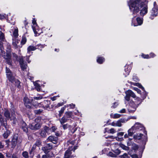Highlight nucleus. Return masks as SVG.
Segmentation results:
<instances>
[{
    "label": "nucleus",
    "mask_w": 158,
    "mask_h": 158,
    "mask_svg": "<svg viewBox=\"0 0 158 158\" xmlns=\"http://www.w3.org/2000/svg\"><path fill=\"white\" fill-rule=\"evenodd\" d=\"M145 0H130L128 2L130 10L132 15L136 16L140 14L143 16L148 12L147 6L144 4Z\"/></svg>",
    "instance_id": "1"
},
{
    "label": "nucleus",
    "mask_w": 158,
    "mask_h": 158,
    "mask_svg": "<svg viewBox=\"0 0 158 158\" xmlns=\"http://www.w3.org/2000/svg\"><path fill=\"white\" fill-rule=\"evenodd\" d=\"M15 109L12 107L10 109V113L7 109H5L4 113V116L7 120H10L12 121L13 124H16L17 122V119L16 117L15 114Z\"/></svg>",
    "instance_id": "2"
},
{
    "label": "nucleus",
    "mask_w": 158,
    "mask_h": 158,
    "mask_svg": "<svg viewBox=\"0 0 158 158\" xmlns=\"http://www.w3.org/2000/svg\"><path fill=\"white\" fill-rule=\"evenodd\" d=\"M11 48L10 45H7L6 55H5V52L2 51V48H1V55L4 57L7 63L9 65H11L12 63Z\"/></svg>",
    "instance_id": "3"
},
{
    "label": "nucleus",
    "mask_w": 158,
    "mask_h": 158,
    "mask_svg": "<svg viewBox=\"0 0 158 158\" xmlns=\"http://www.w3.org/2000/svg\"><path fill=\"white\" fill-rule=\"evenodd\" d=\"M75 143V141H68L65 144V146L69 145V148L65 152L64 155V158H74V156L72 155L71 151L73 150L71 148Z\"/></svg>",
    "instance_id": "4"
},
{
    "label": "nucleus",
    "mask_w": 158,
    "mask_h": 158,
    "mask_svg": "<svg viewBox=\"0 0 158 158\" xmlns=\"http://www.w3.org/2000/svg\"><path fill=\"white\" fill-rule=\"evenodd\" d=\"M0 122L1 125L4 127L6 131L3 134L5 139H6L10 134V131L8 130L9 126L7 125V121L3 117L2 115L0 113Z\"/></svg>",
    "instance_id": "5"
},
{
    "label": "nucleus",
    "mask_w": 158,
    "mask_h": 158,
    "mask_svg": "<svg viewBox=\"0 0 158 158\" xmlns=\"http://www.w3.org/2000/svg\"><path fill=\"white\" fill-rule=\"evenodd\" d=\"M40 47V48H43L44 47V45H41L40 44H38L36 45L35 46H30L27 48V53L29 54L27 56V60L28 61V63H29L30 61H29V57L32 54V52H31V51H34L37 48H39V47Z\"/></svg>",
    "instance_id": "6"
},
{
    "label": "nucleus",
    "mask_w": 158,
    "mask_h": 158,
    "mask_svg": "<svg viewBox=\"0 0 158 158\" xmlns=\"http://www.w3.org/2000/svg\"><path fill=\"white\" fill-rule=\"evenodd\" d=\"M130 129L134 134L137 131L144 130L145 129V128L142 124L139 122H136Z\"/></svg>",
    "instance_id": "7"
},
{
    "label": "nucleus",
    "mask_w": 158,
    "mask_h": 158,
    "mask_svg": "<svg viewBox=\"0 0 158 158\" xmlns=\"http://www.w3.org/2000/svg\"><path fill=\"white\" fill-rule=\"evenodd\" d=\"M32 23L33 25H32V27L35 36H37L40 35L41 32L39 29L38 26L37 24L35 19H33Z\"/></svg>",
    "instance_id": "8"
},
{
    "label": "nucleus",
    "mask_w": 158,
    "mask_h": 158,
    "mask_svg": "<svg viewBox=\"0 0 158 158\" xmlns=\"http://www.w3.org/2000/svg\"><path fill=\"white\" fill-rule=\"evenodd\" d=\"M138 106L136 103L133 102H131L128 109V112L130 113H133L136 110Z\"/></svg>",
    "instance_id": "9"
},
{
    "label": "nucleus",
    "mask_w": 158,
    "mask_h": 158,
    "mask_svg": "<svg viewBox=\"0 0 158 158\" xmlns=\"http://www.w3.org/2000/svg\"><path fill=\"white\" fill-rule=\"evenodd\" d=\"M126 94L125 97V99L126 101L128 102L130 100V97L134 98L136 97L135 94L131 90H128L125 92Z\"/></svg>",
    "instance_id": "10"
},
{
    "label": "nucleus",
    "mask_w": 158,
    "mask_h": 158,
    "mask_svg": "<svg viewBox=\"0 0 158 158\" xmlns=\"http://www.w3.org/2000/svg\"><path fill=\"white\" fill-rule=\"evenodd\" d=\"M127 120L125 119H121L117 121L113 122L111 125L113 126L120 127L122 126V123H125Z\"/></svg>",
    "instance_id": "11"
},
{
    "label": "nucleus",
    "mask_w": 158,
    "mask_h": 158,
    "mask_svg": "<svg viewBox=\"0 0 158 158\" xmlns=\"http://www.w3.org/2000/svg\"><path fill=\"white\" fill-rule=\"evenodd\" d=\"M7 78L10 81H13L14 77L15 76L13 73L11 72L10 69L6 67V71Z\"/></svg>",
    "instance_id": "12"
},
{
    "label": "nucleus",
    "mask_w": 158,
    "mask_h": 158,
    "mask_svg": "<svg viewBox=\"0 0 158 158\" xmlns=\"http://www.w3.org/2000/svg\"><path fill=\"white\" fill-rule=\"evenodd\" d=\"M52 148V146L50 143L46 144L44 147L42 148V150L44 153H47L49 152Z\"/></svg>",
    "instance_id": "13"
},
{
    "label": "nucleus",
    "mask_w": 158,
    "mask_h": 158,
    "mask_svg": "<svg viewBox=\"0 0 158 158\" xmlns=\"http://www.w3.org/2000/svg\"><path fill=\"white\" fill-rule=\"evenodd\" d=\"M137 22L135 23L134 22V19H132L131 25L134 26H137L138 25H141L143 23V19L139 17H137L136 19Z\"/></svg>",
    "instance_id": "14"
},
{
    "label": "nucleus",
    "mask_w": 158,
    "mask_h": 158,
    "mask_svg": "<svg viewBox=\"0 0 158 158\" xmlns=\"http://www.w3.org/2000/svg\"><path fill=\"white\" fill-rule=\"evenodd\" d=\"M158 15V7H153L151 12V16L150 18L153 19L154 17Z\"/></svg>",
    "instance_id": "15"
},
{
    "label": "nucleus",
    "mask_w": 158,
    "mask_h": 158,
    "mask_svg": "<svg viewBox=\"0 0 158 158\" xmlns=\"http://www.w3.org/2000/svg\"><path fill=\"white\" fill-rule=\"evenodd\" d=\"M19 63L20 66L23 70H24L27 67V65L26 63L24 62L23 60V57H22L20 58L19 59Z\"/></svg>",
    "instance_id": "16"
},
{
    "label": "nucleus",
    "mask_w": 158,
    "mask_h": 158,
    "mask_svg": "<svg viewBox=\"0 0 158 158\" xmlns=\"http://www.w3.org/2000/svg\"><path fill=\"white\" fill-rule=\"evenodd\" d=\"M29 127L33 130H36L39 129L40 127V125L39 123L35 124L32 123L29 125Z\"/></svg>",
    "instance_id": "17"
},
{
    "label": "nucleus",
    "mask_w": 158,
    "mask_h": 158,
    "mask_svg": "<svg viewBox=\"0 0 158 158\" xmlns=\"http://www.w3.org/2000/svg\"><path fill=\"white\" fill-rule=\"evenodd\" d=\"M47 142L50 141L54 144L57 143L58 142V138L57 137L54 136H50L47 139Z\"/></svg>",
    "instance_id": "18"
},
{
    "label": "nucleus",
    "mask_w": 158,
    "mask_h": 158,
    "mask_svg": "<svg viewBox=\"0 0 158 158\" xmlns=\"http://www.w3.org/2000/svg\"><path fill=\"white\" fill-rule=\"evenodd\" d=\"M10 33H12L13 35L15 37L18 36V30L17 27H13L10 31Z\"/></svg>",
    "instance_id": "19"
},
{
    "label": "nucleus",
    "mask_w": 158,
    "mask_h": 158,
    "mask_svg": "<svg viewBox=\"0 0 158 158\" xmlns=\"http://www.w3.org/2000/svg\"><path fill=\"white\" fill-rule=\"evenodd\" d=\"M131 69V65H126L125 66L124 71L125 73H123L125 77H126L128 75L130 72V70Z\"/></svg>",
    "instance_id": "20"
},
{
    "label": "nucleus",
    "mask_w": 158,
    "mask_h": 158,
    "mask_svg": "<svg viewBox=\"0 0 158 158\" xmlns=\"http://www.w3.org/2000/svg\"><path fill=\"white\" fill-rule=\"evenodd\" d=\"M18 140V136L17 135H15L12 140L11 144L12 145V148H14L16 146Z\"/></svg>",
    "instance_id": "21"
},
{
    "label": "nucleus",
    "mask_w": 158,
    "mask_h": 158,
    "mask_svg": "<svg viewBox=\"0 0 158 158\" xmlns=\"http://www.w3.org/2000/svg\"><path fill=\"white\" fill-rule=\"evenodd\" d=\"M45 126L44 128L39 131V134L42 137L45 138L46 136V133L49 134L47 131L45 129Z\"/></svg>",
    "instance_id": "22"
},
{
    "label": "nucleus",
    "mask_w": 158,
    "mask_h": 158,
    "mask_svg": "<svg viewBox=\"0 0 158 158\" xmlns=\"http://www.w3.org/2000/svg\"><path fill=\"white\" fill-rule=\"evenodd\" d=\"M45 129L49 134H50L52 132H54L56 129V128L55 127H52L51 128H49L47 126H45Z\"/></svg>",
    "instance_id": "23"
},
{
    "label": "nucleus",
    "mask_w": 158,
    "mask_h": 158,
    "mask_svg": "<svg viewBox=\"0 0 158 158\" xmlns=\"http://www.w3.org/2000/svg\"><path fill=\"white\" fill-rule=\"evenodd\" d=\"M128 146H131L132 148L135 150H136L138 148V146L136 144L132 143L131 142H128L127 143Z\"/></svg>",
    "instance_id": "24"
},
{
    "label": "nucleus",
    "mask_w": 158,
    "mask_h": 158,
    "mask_svg": "<svg viewBox=\"0 0 158 158\" xmlns=\"http://www.w3.org/2000/svg\"><path fill=\"white\" fill-rule=\"evenodd\" d=\"M13 81H10L11 83L15 84V85L18 88H20L21 87L20 85V82L17 79H16L15 78V77H14Z\"/></svg>",
    "instance_id": "25"
},
{
    "label": "nucleus",
    "mask_w": 158,
    "mask_h": 158,
    "mask_svg": "<svg viewBox=\"0 0 158 158\" xmlns=\"http://www.w3.org/2000/svg\"><path fill=\"white\" fill-rule=\"evenodd\" d=\"M20 40L16 38L13 39L12 45L15 48H18V44Z\"/></svg>",
    "instance_id": "26"
},
{
    "label": "nucleus",
    "mask_w": 158,
    "mask_h": 158,
    "mask_svg": "<svg viewBox=\"0 0 158 158\" xmlns=\"http://www.w3.org/2000/svg\"><path fill=\"white\" fill-rule=\"evenodd\" d=\"M128 134H126L124 135V138H128L129 136H132L134 134L133 132L131 131V130L130 128L128 130Z\"/></svg>",
    "instance_id": "27"
},
{
    "label": "nucleus",
    "mask_w": 158,
    "mask_h": 158,
    "mask_svg": "<svg viewBox=\"0 0 158 158\" xmlns=\"http://www.w3.org/2000/svg\"><path fill=\"white\" fill-rule=\"evenodd\" d=\"M22 129L23 130V131L25 132H27L28 131L27 126L26 123L24 122H23L21 126Z\"/></svg>",
    "instance_id": "28"
},
{
    "label": "nucleus",
    "mask_w": 158,
    "mask_h": 158,
    "mask_svg": "<svg viewBox=\"0 0 158 158\" xmlns=\"http://www.w3.org/2000/svg\"><path fill=\"white\" fill-rule=\"evenodd\" d=\"M143 134H137L134 135L133 138L135 139L139 140L141 139Z\"/></svg>",
    "instance_id": "29"
},
{
    "label": "nucleus",
    "mask_w": 158,
    "mask_h": 158,
    "mask_svg": "<svg viewBox=\"0 0 158 158\" xmlns=\"http://www.w3.org/2000/svg\"><path fill=\"white\" fill-rule=\"evenodd\" d=\"M69 119L66 118L65 116H64L61 119H60V121L61 124H63L64 123L67 122Z\"/></svg>",
    "instance_id": "30"
},
{
    "label": "nucleus",
    "mask_w": 158,
    "mask_h": 158,
    "mask_svg": "<svg viewBox=\"0 0 158 158\" xmlns=\"http://www.w3.org/2000/svg\"><path fill=\"white\" fill-rule=\"evenodd\" d=\"M38 81H36L34 83V85L35 86V88L37 91H40V85L38 83Z\"/></svg>",
    "instance_id": "31"
},
{
    "label": "nucleus",
    "mask_w": 158,
    "mask_h": 158,
    "mask_svg": "<svg viewBox=\"0 0 158 158\" xmlns=\"http://www.w3.org/2000/svg\"><path fill=\"white\" fill-rule=\"evenodd\" d=\"M104 58L103 57H98L97 60V61L98 63L101 64L104 61Z\"/></svg>",
    "instance_id": "32"
},
{
    "label": "nucleus",
    "mask_w": 158,
    "mask_h": 158,
    "mask_svg": "<svg viewBox=\"0 0 158 158\" xmlns=\"http://www.w3.org/2000/svg\"><path fill=\"white\" fill-rule=\"evenodd\" d=\"M72 115V112L70 111L66 112L65 113L64 116H66V118L68 119L69 118H71Z\"/></svg>",
    "instance_id": "33"
},
{
    "label": "nucleus",
    "mask_w": 158,
    "mask_h": 158,
    "mask_svg": "<svg viewBox=\"0 0 158 158\" xmlns=\"http://www.w3.org/2000/svg\"><path fill=\"white\" fill-rule=\"evenodd\" d=\"M143 100L142 99H141L139 97H137L135 99V103L139 106Z\"/></svg>",
    "instance_id": "34"
},
{
    "label": "nucleus",
    "mask_w": 158,
    "mask_h": 158,
    "mask_svg": "<svg viewBox=\"0 0 158 158\" xmlns=\"http://www.w3.org/2000/svg\"><path fill=\"white\" fill-rule=\"evenodd\" d=\"M121 116V114H110L111 117L113 118H120Z\"/></svg>",
    "instance_id": "35"
},
{
    "label": "nucleus",
    "mask_w": 158,
    "mask_h": 158,
    "mask_svg": "<svg viewBox=\"0 0 158 158\" xmlns=\"http://www.w3.org/2000/svg\"><path fill=\"white\" fill-rule=\"evenodd\" d=\"M62 127L63 128V129L64 130H65L67 129L68 128H69V130L71 129V127L69 125L67 124H62Z\"/></svg>",
    "instance_id": "36"
},
{
    "label": "nucleus",
    "mask_w": 158,
    "mask_h": 158,
    "mask_svg": "<svg viewBox=\"0 0 158 158\" xmlns=\"http://www.w3.org/2000/svg\"><path fill=\"white\" fill-rule=\"evenodd\" d=\"M66 107V106H65L64 107H62V108H61L60 110L59 111V116L60 117L61 116V115H62V114H63V113Z\"/></svg>",
    "instance_id": "37"
},
{
    "label": "nucleus",
    "mask_w": 158,
    "mask_h": 158,
    "mask_svg": "<svg viewBox=\"0 0 158 158\" xmlns=\"http://www.w3.org/2000/svg\"><path fill=\"white\" fill-rule=\"evenodd\" d=\"M34 145L36 146H37L39 147H40V146H41V141L38 139L36 140Z\"/></svg>",
    "instance_id": "38"
},
{
    "label": "nucleus",
    "mask_w": 158,
    "mask_h": 158,
    "mask_svg": "<svg viewBox=\"0 0 158 158\" xmlns=\"http://www.w3.org/2000/svg\"><path fill=\"white\" fill-rule=\"evenodd\" d=\"M24 101L25 102V106L27 107L28 108H30V106L28 105L27 106L26 104H27V103H28V98L27 97H25L23 99Z\"/></svg>",
    "instance_id": "39"
},
{
    "label": "nucleus",
    "mask_w": 158,
    "mask_h": 158,
    "mask_svg": "<svg viewBox=\"0 0 158 158\" xmlns=\"http://www.w3.org/2000/svg\"><path fill=\"white\" fill-rule=\"evenodd\" d=\"M47 155L49 158H51L54 156V154L52 152H48L47 153H45Z\"/></svg>",
    "instance_id": "40"
},
{
    "label": "nucleus",
    "mask_w": 158,
    "mask_h": 158,
    "mask_svg": "<svg viewBox=\"0 0 158 158\" xmlns=\"http://www.w3.org/2000/svg\"><path fill=\"white\" fill-rule=\"evenodd\" d=\"M5 39V36L4 34L1 31H0V40H4Z\"/></svg>",
    "instance_id": "41"
},
{
    "label": "nucleus",
    "mask_w": 158,
    "mask_h": 158,
    "mask_svg": "<svg viewBox=\"0 0 158 158\" xmlns=\"http://www.w3.org/2000/svg\"><path fill=\"white\" fill-rule=\"evenodd\" d=\"M147 95V93L145 92V90L143 91V94L142 95L141 98H142L143 100H144L145 99Z\"/></svg>",
    "instance_id": "42"
},
{
    "label": "nucleus",
    "mask_w": 158,
    "mask_h": 158,
    "mask_svg": "<svg viewBox=\"0 0 158 158\" xmlns=\"http://www.w3.org/2000/svg\"><path fill=\"white\" fill-rule=\"evenodd\" d=\"M108 155L111 157H115L117 156V155L114 153L112 152H109L108 154Z\"/></svg>",
    "instance_id": "43"
},
{
    "label": "nucleus",
    "mask_w": 158,
    "mask_h": 158,
    "mask_svg": "<svg viewBox=\"0 0 158 158\" xmlns=\"http://www.w3.org/2000/svg\"><path fill=\"white\" fill-rule=\"evenodd\" d=\"M119 157L121 158H129V156L126 153H125L123 154V155L120 156Z\"/></svg>",
    "instance_id": "44"
},
{
    "label": "nucleus",
    "mask_w": 158,
    "mask_h": 158,
    "mask_svg": "<svg viewBox=\"0 0 158 158\" xmlns=\"http://www.w3.org/2000/svg\"><path fill=\"white\" fill-rule=\"evenodd\" d=\"M43 111V110L41 109L36 110H34V113L36 114H38L41 113Z\"/></svg>",
    "instance_id": "45"
},
{
    "label": "nucleus",
    "mask_w": 158,
    "mask_h": 158,
    "mask_svg": "<svg viewBox=\"0 0 158 158\" xmlns=\"http://www.w3.org/2000/svg\"><path fill=\"white\" fill-rule=\"evenodd\" d=\"M120 146L122 149L124 150H129V148L128 147L126 146L123 144H121L120 145Z\"/></svg>",
    "instance_id": "46"
},
{
    "label": "nucleus",
    "mask_w": 158,
    "mask_h": 158,
    "mask_svg": "<svg viewBox=\"0 0 158 158\" xmlns=\"http://www.w3.org/2000/svg\"><path fill=\"white\" fill-rule=\"evenodd\" d=\"M12 55L13 59V60L15 61L17 60L18 56H17V54L15 53H12Z\"/></svg>",
    "instance_id": "47"
},
{
    "label": "nucleus",
    "mask_w": 158,
    "mask_h": 158,
    "mask_svg": "<svg viewBox=\"0 0 158 158\" xmlns=\"http://www.w3.org/2000/svg\"><path fill=\"white\" fill-rule=\"evenodd\" d=\"M22 155L25 158H27L28 157V152H24L23 153Z\"/></svg>",
    "instance_id": "48"
},
{
    "label": "nucleus",
    "mask_w": 158,
    "mask_h": 158,
    "mask_svg": "<svg viewBox=\"0 0 158 158\" xmlns=\"http://www.w3.org/2000/svg\"><path fill=\"white\" fill-rule=\"evenodd\" d=\"M113 151L115 154L117 155V156L119 155L120 153V151L118 149L114 150Z\"/></svg>",
    "instance_id": "49"
},
{
    "label": "nucleus",
    "mask_w": 158,
    "mask_h": 158,
    "mask_svg": "<svg viewBox=\"0 0 158 158\" xmlns=\"http://www.w3.org/2000/svg\"><path fill=\"white\" fill-rule=\"evenodd\" d=\"M115 132V131L114 128H111L109 130V131H108V133L113 134Z\"/></svg>",
    "instance_id": "50"
},
{
    "label": "nucleus",
    "mask_w": 158,
    "mask_h": 158,
    "mask_svg": "<svg viewBox=\"0 0 158 158\" xmlns=\"http://www.w3.org/2000/svg\"><path fill=\"white\" fill-rule=\"evenodd\" d=\"M26 42V39L25 38H23L21 42V44H24Z\"/></svg>",
    "instance_id": "51"
},
{
    "label": "nucleus",
    "mask_w": 158,
    "mask_h": 158,
    "mask_svg": "<svg viewBox=\"0 0 158 158\" xmlns=\"http://www.w3.org/2000/svg\"><path fill=\"white\" fill-rule=\"evenodd\" d=\"M132 79L134 81H139V79L138 77L135 75L133 76Z\"/></svg>",
    "instance_id": "52"
},
{
    "label": "nucleus",
    "mask_w": 158,
    "mask_h": 158,
    "mask_svg": "<svg viewBox=\"0 0 158 158\" xmlns=\"http://www.w3.org/2000/svg\"><path fill=\"white\" fill-rule=\"evenodd\" d=\"M136 85L138 86L139 88L141 89L143 91L144 90V87L140 84L136 83Z\"/></svg>",
    "instance_id": "53"
},
{
    "label": "nucleus",
    "mask_w": 158,
    "mask_h": 158,
    "mask_svg": "<svg viewBox=\"0 0 158 158\" xmlns=\"http://www.w3.org/2000/svg\"><path fill=\"white\" fill-rule=\"evenodd\" d=\"M142 56L144 58L148 59L150 58L149 56L148 55L142 54Z\"/></svg>",
    "instance_id": "54"
},
{
    "label": "nucleus",
    "mask_w": 158,
    "mask_h": 158,
    "mask_svg": "<svg viewBox=\"0 0 158 158\" xmlns=\"http://www.w3.org/2000/svg\"><path fill=\"white\" fill-rule=\"evenodd\" d=\"M41 120V118L40 117H38L36 118L35 120V121L37 123H38Z\"/></svg>",
    "instance_id": "55"
},
{
    "label": "nucleus",
    "mask_w": 158,
    "mask_h": 158,
    "mask_svg": "<svg viewBox=\"0 0 158 158\" xmlns=\"http://www.w3.org/2000/svg\"><path fill=\"white\" fill-rule=\"evenodd\" d=\"M36 147V146L34 144L33 145V146L31 148V150L30 151V152H29V153L30 154H31V152H32V151L35 149Z\"/></svg>",
    "instance_id": "56"
},
{
    "label": "nucleus",
    "mask_w": 158,
    "mask_h": 158,
    "mask_svg": "<svg viewBox=\"0 0 158 158\" xmlns=\"http://www.w3.org/2000/svg\"><path fill=\"white\" fill-rule=\"evenodd\" d=\"M69 106H70L71 108L73 109L74 108L75 106V105L73 103H72L67 105V107H68Z\"/></svg>",
    "instance_id": "57"
},
{
    "label": "nucleus",
    "mask_w": 158,
    "mask_h": 158,
    "mask_svg": "<svg viewBox=\"0 0 158 158\" xmlns=\"http://www.w3.org/2000/svg\"><path fill=\"white\" fill-rule=\"evenodd\" d=\"M126 109H123L119 111H118V112L120 113H124L126 112Z\"/></svg>",
    "instance_id": "58"
},
{
    "label": "nucleus",
    "mask_w": 158,
    "mask_h": 158,
    "mask_svg": "<svg viewBox=\"0 0 158 158\" xmlns=\"http://www.w3.org/2000/svg\"><path fill=\"white\" fill-rule=\"evenodd\" d=\"M134 89L135 91H136L138 93L140 94L141 91L139 89H138L137 88H134Z\"/></svg>",
    "instance_id": "59"
},
{
    "label": "nucleus",
    "mask_w": 158,
    "mask_h": 158,
    "mask_svg": "<svg viewBox=\"0 0 158 158\" xmlns=\"http://www.w3.org/2000/svg\"><path fill=\"white\" fill-rule=\"evenodd\" d=\"M59 97V96H54L53 97L51 98V100H52V101H54L56 99V98L57 97Z\"/></svg>",
    "instance_id": "60"
},
{
    "label": "nucleus",
    "mask_w": 158,
    "mask_h": 158,
    "mask_svg": "<svg viewBox=\"0 0 158 158\" xmlns=\"http://www.w3.org/2000/svg\"><path fill=\"white\" fill-rule=\"evenodd\" d=\"M149 56L150 58H151V57H153L155 56V54L152 53H150Z\"/></svg>",
    "instance_id": "61"
},
{
    "label": "nucleus",
    "mask_w": 158,
    "mask_h": 158,
    "mask_svg": "<svg viewBox=\"0 0 158 158\" xmlns=\"http://www.w3.org/2000/svg\"><path fill=\"white\" fill-rule=\"evenodd\" d=\"M42 97L41 96H40L38 97H34V98L36 100H40L42 98Z\"/></svg>",
    "instance_id": "62"
},
{
    "label": "nucleus",
    "mask_w": 158,
    "mask_h": 158,
    "mask_svg": "<svg viewBox=\"0 0 158 158\" xmlns=\"http://www.w3.org/2000/svg\"><path fill=\"white\" fill-rule=\"evenodd\" d=\"M124 133L123 132H118L117 133L118 136H123L124 135Z\"/></svg>",
    "instance_id": "63"
},
{
    "label": "nucleus",
    "mask_w": 158,
    "mask_h": 158,
    "mask_svg": "<svg viewBox=\"0 0 158 158\" xmlns=\"http://www.w3.org/2000/svg\"><path fill=\"white\" fill-rule=\"evenodd\" d=\"M118 105V102H115L114 103L113 105L112 106V107L115 108L117 107V106Z\"/></svg>",
    "instance_id": "64"
}]
</instances>
